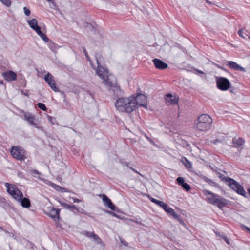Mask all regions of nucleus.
Returning <instances> with one entry per match:
<instances>
[{"instance_id":"49","label":"nucleus","mask_w":250,"mask_h":250,"mask_svg":"<svg viewBox=\"0 0 250 250\" xmlns=\"http://www.w3.org/2000/svg\"><path fill=\"white\" fill-rule=\"evenodd\" d=\"M88 94H89L93 99L94 98V95L91 92H88Z\"/></svg>"},{"instance_id":"26","label":"nucleus","mask_w":250,"mask_h":250,"mask_svg":"<svg viewBox=\"0 0 250 250\" xmlns=\"http://www.w3.org/2000/svg\"><path fill=\"white\" fill-rule=\"evenodd\" d=\"M52 188L58 191H60L61 192H67V190L66 188L55 184H53L52 185Z\"/></svg>"},{"instance_id":"44","label":"nucleus","mask_w":250,"mask_h":250,"mask_svg":"<svg viewBox=\"0 0 250 250\" xmlns=\"http://www.w3.org/2000/svg\"><path fill=\"white\" fill-rule=\"evenodd\" d=\"M149 199H150V200L152 202H153V203H154L156 204V205L157 204V203H158V202H159V200H157V199H155V198H153V197H150L149 198Z\"/></svg>"},{"instance_id":"63","label":"nucleus","mask_w":250,"mask_h":250,"mask_svg":"<svg viewBox=\"0 0 250 250\" xmlns=\"http://www.w3.org/2000/svg\"><path fill=\"white\" fill-rule=\"evenodd\" d=\"M4 200V199H3V198L1 199V202H3Z\"/></svg>"},{"instance_id":"41","label":"nucleus","mask_w":250,"mask_h":250,"mask_svg":"<svg viewBox=\"0 0 250 250\" xmlns=\"http://www.w3.org/2000/svg\"><path fill=\"white\" fill-rule=\"evenodd\" d=\"M23 10H24V13L25 15L29 16L30 15L31 11H30V9H28L27 7H24L23 8Z\"/></svg>"},{"instance_id":"55","label":"nucleus","mask_w":250,"mask_h":250,"mask_svg":"<svg viewBox=\"0 0 250 250\" xmlns=\"http://www.w3.org/2000/svg\"><path fill=\"white\" fill-rule=\"evenodd\" d=\"M59 202L60 204H61L62 206V204H67L66 203H63V202H61L60 201H59Z\"/></svg>"},{"instance_id":"56","label":"nucleus","mask_w":250,"mask_h":250,"mask_svg":"<svg viewBox=\"0 0 250 250\" xmlns=\"http://www.w3.org/2000/svg\"><path fill=\"white\" fill-rule=\"evenodd\" d=\"M247 190H248V192L249 195V196L250 197V188H248Z\"/></svg>"},{"instance_id":"24","label":"nucleus","mask_w":250,"mask_h":250,"mask_svg":"<svg viewBox=\"0 0 250 250\" xmlns=\"http://www.w3.org/2000/svg\"><path fill=\"white\" fill-rule=\"evenodd\" d=\"M37 34L41 38L42 40H43L45 42H48L49 40L48 38L46 36V35L43 33L42 32L41 30V27H39L38 29H37L36 31Z\"/></svg>"},{"instance_id":"42","label":"nucleus","mask_w":250,"mask_h":250,"mask_svg":"<svg viewBox=\"0 0 250 250\" xmlns=\"http://www.w3.org/2000/svg\"><path fill=\"white\" fill-rule=\"evenodd\" d=\"M105 212L108 213V214H109L114 217H116L117 218H119V215H118L117 214H116L115 213L111 211H109V210H106L105 211Z\"/></svg>"},{"instance_id":"47","label":"nucleus","mask_w":250,"mask_h":250,"mask_svg":"<svg viewBox=\"0 0 250 250\" xmlns=\"http://www.w3.org/2000/svg\"><path fill=\"white\" fill-rule=\"evenodd\" d=\"M129 168L130 169H131V170H132L133 171H134V172L136 173H138V174H140L139 172L138 171H137V170H136L135 169H134L133 167H129Z\"/></svg>"},{"instance_id":"34","label":"nucleus","mask_w":250,"mask_h":250,"mask_svg":"<svg viewBox=\"0 0 250 250\" xmlns=\"http://www.w3.org/2000/svg\"><path fill=\"white\" fill-rule=\"evenodd\" d=\"M181 187L183 189H184L187 191H188L190 189V185L188 184L185 182L181 186Z\"/></svg>"},{"instance_id":"22","label":"nucleus","mask_w":250,"mask_h":250,"mask_svg":"<svg viewBox=\"0 0 250 250\" xmlns=\"http://www.w3.org/2000/svg\"><path fill=\"white\" fill-rule=\"evenodd\" d=\"M229 181L227 183V184L229 186V187L234 191L237 188V187L239 185V184L234 179L232 178H230L229 179Z\"/></svg>"},{"instance_id":"18","label":"nucleus","mask_w":250,"mask_h":250,"mask_svg":"<svg viewBox=\"0 0 250 250\" xmlns=\"http://www.w3.org/2000/svg\"><path fill=\"white\" fill-rule=\"evenodd\" d=\"M20 199H16L18 201H19L22 207L25 208H28L31 206V202L30 200L26 198L23 197V195H22V197H20Z\"/></svg>"},{"instance_id":"51","label":"nucleus","mask_w":250,"mask_h":250,"mask_svg":"<svg viewBox=\"0 0 250 250\" xmlns=\"http://www.w3.org/2000/svg\"><path fill=\"white\" fill-rule=\"evenodd\" d=\"M216 66L218 68L220 69H224V67L222 66H220L219 65H216Z\"/></svg>"},{"instance_id":"8","label":"nucleus","mask_w":250,"mask_h":250,"mask_svg":"<svg viewBox=\"0 0 250 250\" xmlns=\"http://www.w3.org/2000/svg\"><path fill=\"white\" fill-rule=\"evenodd\" d=\"M44 79L45 82L48 84L52 90L56 92H60L62 95H63L64 97L65 96L64 92L60 90L57 87L54 77L51 74H50L49 72H48L47 74L44 76Z\"/></svg>"},{"instance_id":"54","label":"nucleus","mask_w":250,"mask_h":250,"mask_svg":"<svg viewBox=\"0 0 250 250\" xmlns=\"http://www.w3.org/2000/svg\"><path fill=\"white\" fill-rule=\"evenodd\" d=\"M197 72L199 73H200V74H204V72L201 70H197Z\"/></svg>"},{"instance_id":"36","label":"nucleus","mask_w":250,"mask_h":250,"mask_svg":"<svg viewBox=\"0 0 250 250\" xmlns=\"http://www.w3.org/2000/svg\"><path fill=\"white\" fill-rule=\"evenodd\" d=\"M244 30H245V29H243V28L240 29L238 31V34L241 37H242L244 39H245L246 36H248L246 33L244 34L243 31H244Z\"/></svg>"},{"instance_id":"27","label":"nucleus","mask_w":250,"mask_h":250,"mask_svg":"<svg viewBox=\"0 0 250 250\" xmlns=\"http://www.w3.org/2000/svg\"><path fill=\"white\" fill-rule=\"evenodd\" d=\"M216 174L218 175V177L224 182L227 183L229 181V179H230L231 178L229 177H226L224 174L220 173V172H216Z\"/></svg>"},{"instance_id":"25","label":"nucleus","mask_w":250,"mask_h":250,"mask_svg":"<svg viewBox=\"0 0 250 250\" xmlns=\"http://www.w3.org/2000/svg\"><path fill=\"white\" fill-rule=\"evenodd\" d=\"M171 216L174 219L178 221L180 224H181L183 226L185 225V224L184 222L183 221V220H182V219L181 218V217L180 216V215L177 214L175 212H174L173 213H172V214L171 215Z\"/></svg>"},{"instance_id":"9","label":"nucleus","mask_w":250,"mask_h":250,"mask_svg":"<svg viewBox=\"0 0 250 250\" xmlns=\"http://www.w3.org/2000/svg\"><path fill=\"white\" fill-rule=\"evenodd\" d=\"M216 81L217 87L222 91H226L230 87L229 81L225 77H216Z\"/></svg>"},{"instance_id":"39","label":"nucleus","mask_w":250,"mask_h":250,"mask_svg":"<svg viewBox=\"0 0 250 250\" xmlns=\"http://www.w3.org/2000/svg\"><path fill=\"white\" fill-rule=\"evenodd\" d=\"M48 45H49V47L51 49V50H54L55 49H56V44L53 42L52 41H50L49 42V44H48Z\"/></svg>"},{"instance_id":"38","label":"nucleus","mask_w":250,"mask_h":250,"mask_svg":"<svg viewBox=\"0 0 250 250\" xmlns=\"http://www.w3.org/2000/svg\"><path fill=\"white\" fill-rule=\"evenodd\" d=\"M30 171V173L35 177H36V175H41V173L36 169H32Z\"/></svg>"},{"instance_id":"11","label":"nucleus","mask_w":250,"mask_h":250,"mask_svg":"<svg viewBox=\"0 0 250 250\" xmlns=\"http://www.w3.org/2000/svg\"><path fill=\"white\" fill-rule=\"evenodd\" d=\"M10 153L13 157L17 160L22 161L25 159L24 151L18 146H13L11 149Z\"/></svg>"},{"instance_id":"59","label":"nucleus","mask_w":250,"mask_h":250,"mask_svg":"<svg viewBox=\"0 0 250 250\" xmlns=\"http://www.w3.org/2000/svg\"><path fill=\"white\" fill-rule=\"evenodd\" d=\"M206 2L208 3H209V4H211V2H210L209 1H208V0H206Z\"/></svg>"},{"instance_id":"30","label":"nucleus","mask_w":250,"mask_h":250,"mask_svg":"<svg viewBox=\"0 0 250 250\" xmlns=\"http://www.w3.org/2000/svg\"><path fill=\"white\" fill-rule=\"evenodd\" d=\"M83 234L88 238H93L94 235H95V233L94 232H89L87 231H84L83 232Z\"/></svg>"},{"instance_id":"60","label":"nucleus","mask_w":250,"mask_h":250,"mask_svg":"<svg viewBox=\"0 0 250 250\" xmlns=\"http://www.w3.org/2000/svg\"><path fill=\"white\" fill-rule=\"evenodd\" d=\"M219 141L218 140H214V143H216V142H219Z\"/></svg>"},{"instance_id":"14","label":"nucleus","mask_w":250,"mask_h":250,"mask_svg":"<svg viewBox=\"0 0 250 250\" xmlns=\"http://www.w3.org/2000/svg\"><path fill=\"white\" fill-rule=\"evenodd\" d=\"M153 62L157 69L164 70L167 68L168 65L160 59L155 58L153 60Z\"/></svg>"},{"instance_id":"53","label":"nucleus","mask_w":250,"mask_h":250,"mask_svg":"<svg viewBox=\"0 0 250 250\" xmlns=\"http://www.w3.org/2000/svg\"><path fill=\"white\" fill-rule=\"evenodd\" d=\"M121 242L125 246H127L128 243L126 241H125V242L121 241Z\"/></svg>"},{"instance_id":"17","label":"nucleus","mask_w":250,"mask_h":250,"mask_svg":"<svg viewBox=\"0 0 250 250\" xmlns=\"http://www.w3.org/2000/svg\"><path fill=\"white\" fill-rule=\"evenodd\" d=\"M3 75L5 80L8 81H14L16 80V74L12 71H8L3 73Z\"/></svg>"},{"instance_id":"33","label":"nucleus","mask_w":250,"mask_h":250,"mask_svg":"<svg viewBox=\"0 0 250 250\" xmlns=\"http://www.w3.org/2000/svg\"><path fill=\"white\" fill-rule=\"evenodd\" d=\"M168 214L169 216H171V215L172 214V213H173L175 211L173 209L169 207H167V208L166 209V210H165Z\"/></svg>"},{"instance_id":"45","label":"nucleus","mask_w":250,"mask_h":250,"mask_svg":"<svg viewBox=\"0 0 250 250\" xmlns=\"http://www.w3.org/2000/svg\"><path fill=\"white\" fill-rule=\"evenodd\" d=\"M83 53H84V55H85V57H86V58L87 59V60H88V61H90L89 57V56H88V55L87 52H86V49H85V48H83Z\"/></svg>"},{"instance_id":"37","label":"nucleus","mask_w":250,"mask_h":250,"mask_svg":"<svg viewBox=\"0 0 250 250\" xmlns=\"http://www.w3.org/2000/svg\"><path fill=\"white\" fill-rule=\"evenodd\" d=\"M176 181L179 185L182 186L184 183V180L183 177H179L176 179Z\"/></svg>"},{"instance_id":"28","label":"nucleus","mask_w":250,"mask_h":250,"mask_svg":"<svg viewBox=\"0 0 250 250\" xmlns=\"http://www.w3.org/2000/svg\"><path fill=\"white\" fill-rule=\"evenodd\" d=\"M62 206L66 209H68L70 210H78V208L74 205H68V204H62Z\"/></svg>"},{"instance_id":"35","label":"nucleus","mask_w":250,"mask_h":250,"mask_svg":"<svg viewBox=\"0 0 250 250\" xmlns=\"http://www.w3.org/2000/svg\"><path fill=\"white\" fill-rule=\"evenodd\" d=\"M37 106L39 108H40L41 109H42L43 111H45L47 110V108H46V106L45 105V104L42 103H39L37 104Z\"/></svg>"},{"instance_id":"20","label":"nucleus","mask_w":250,"mask_h":250,"mask_svg":"<svg viewBox=\"0 0 250 250\" xmlns=\"http://www.w3.org/2000/svg\"><path fill=\"white\" fill-rule=\"evenodd\" d=\"M234 191L236 192L238 194L243 196L244 197L246 198H248V196L246 192L245 191L243 187L240 184Z\"/></svg>"},{"instance_id":"48","label":"nucleus","mask_w":250,"mask_h":250,"mask_svg":"<svg viewBox=\"0 0 250 250\" xmlns=\"http://www.w3.org/2000/svg\"><path fill=\"white\" fill-rule=\"evenodd\" d=\"M73 202L74 203L75 202H77V203H79L80 202V200H79V199L78 198H73Z\"/></svg>"},{"instance_id":"21","label":"nucleus","mask_w":250,"mask_h":250,"mask_svg":"<svg viewBox=\"0 0 250 250\" xmlns=\"http://www.w3.org/2000/svg\"><path fill=\"white\" fill-rule=\"evenodd\" d=\"M201 178L202 180H203L204 181L208 183L209 185L216 187V188H219V185L216 183L215 181H213L212 180L208 178V177H207L205 176H202L201 177Z\"/></svg>"},{"instance_id":"4","label":"nucleus","mask_w":250,"mask_h":250,"mask_svg":"<svg viewBox=\"0 0 250 250\" xmlns=\"http://www.w3.org/2000/svg\"><path fill=\"white\" fill-rule=\"evenodd\" d=\"M212 123V120L209 115L202 114L198 117L195 127L200 131H206L210 129Z\"/></svg>"},{"instance_id":"10","label":"nucleus","mask_w":250,"mask_h":250,"mask_svg":"<svg viewBox=\"0 0 250 250\" xmlns=\"http://www.w3.org/2000/svg\"><path fill=\"white\" fill-rule=\"evenodd\" d=\"M132 101L135 104V109L138 108V106L146 108L147 99L146 97L142 94H137L136 97L131 96Z\"/></svg>"},{"instance_id":"52","label":"nucleus","mask_w":250,"mask_h":250,"mask_svg":"<svg viewBox=\"0 0 250 250\" xmlns=\"http://www.w3.org/2000/svg\"><path fill=\"white\" fill-rule=\"evenodd\" d=\"M48 120L50 122H52V120H53V117H51V116H48Z\"/></svg>"},{"instance_id":"58","label":"nucleus","mask_w":250,"mask_h":250,"mask_svg":"<svg viewBox=\"0 0 250 250\" xmlns=\"http://www.w3.org/2000/svg\"><path fill=\"white\" fill-rule=\"evenodd\" d=\"M146 137L147 138V139L148 140H149V141L150 140V139L148 137H147L146 135Z\"/></svg>"},{"instance_id":"13","label":"nucleus","mask_w":250,"mask_h":250,"mask_svg":"<svg viewBox=\"0 0 250 250\" xmlns=\"http://www.w3.org/2000/svg\"><path fill=\"white\" fill-rule=\"evenodd\" d=\"M102 200L104 205L111 209L112 210L119 212L118 210H116V207L113 204L111 200L105 195H102Z\"/></svg>"},{"instance_id":"40","label":"nucleus","mask_w":250,"mask_h":250,"mask_svg":"<svg viewBox=\"0 0 250 250\" xmlns=\"http://www.w3.org/2000/svg\"><path fill=\"white\" fill-rule=\"evenodd\" d=\"M184 158L185 159V161L186 162V164H185V166L187 168L191 167H192L191 163L189 160H188L187 158Z\"/></svg>"},{"instance_id":"61","label":"nucleus","mask_w":250,"mask_h":250,"mask_svg":"<svg viewBox=\"0 0 250 250\" xmlns=\"http://www.w3.org/2000/svg\"><path fill=\"white\" fill-rule=\"evenodd\" d=\"M0 230H3V229L0 226Z\"/></svg>"},{"instance_id":"32","label":"nucleus","mask_w":250,"mask_h":250,"mask_svg":"<svg viewBox=\"0 0 250 250\" xmlns=\"http://www.w3.org/2000/svg\"><path fill=\"white\" fill-rule=\"evenodd\" d=\"M0 1L7 7L10 6L12 3L11 0H0Z\"/></svg>"},{"instance_id":"1","label":"nucleus","mask_w":250,"mask_h":250,"mask_svg":"<svg viewBox=\"0 0 250 250\" xmlns=\"http://www.w3.org/2000/svg\"><path fill=\"white\" fill-rule=\"evenodd\" d=\"M115 106L117 110L122 112L130 113L136 110L135 104L132 101L131 96L118 98L115 103Z\"/></svg>"},{"instance_id":"5","label":"nucleus","mask_w":250,"mask_h":250,"mask_svg":"<svg viewBox=\"0 0 250 250\" xmlns=\"http://www.w3.org/2000/svg\"><path fill=\"white\" fill-rule=\"evenodd\" d=\"M5 186L6 188L7 193L10 195L14 199H20V197H22V193L18 188L15 185H12L9 183H5Z\"/></svg>"},{"instance_id":"12","label":"nucleus","mask_w":250,"mask_h":250,"mask_svg":"<svg viewBox=\"0 0 250 250\" xmlns=\"http://www.w3.org/2000/svg\"><path fill=\"white\" fill-rule=\"evenodd\" d=\"M165 100L167 104L175 105L178 104L179 97L176 94L173 95L170 93H167L165 96Z\"/></svg>"},{"instance_id":"62","label":"nucleus","mask_w":250,"mask_h":250,"mask_svg":"<svg viewBox=\"0 0 250 250\" xmlns=\"http://www.w3.org/2000/svg\"><path fill=\"white\" fill-rule=\"evenodd\" d=\"M222 70L225 71H227V69L225 68H224V69H222Z\"/></svg>"},{"instance_id":"46","label":"nucleus","mask_w":250,"mask_h":250,"mask_svg":"<svg viewBox=\"0 0 250 250\" xmlns=\"http://www.w3.org/2000/svg\"><path fill=\"white\" fill-rule=\"evenodd\" d=\"M119 162L122 165V166H124L126 162H125L124 159H120L119 160Z\"/></svg>"},{"instance_id":"6","label":"nucleus","mask_w":250,"mask_h":250,"mask_svg":"<svg viewBox=\"0 0 250 250\" xmlns=\"http://www.w3.org/2000/svg\"><path fill=\"white\" fill-rule=\"evenodd\" d=\"M95 56L97 64L96 73L100 78H104L103 77L104 76V75L108 74V71L107 69L101 65V63L103 60L101 54L98 52L95 54Z\"/></svg>"},{"instance_id":"50","label":"nucleus","mask_w":250,"mask_h":250,"mask_svg":"<svg viewBox=\"0 0 250 250\" xmlns=\"http://www.w3.org/2000/svg\"><path fill=\"white\" fill-rule=\"evenodd\" d=\"M244 227L246 229L248 230V231L249 232V233L250 234V228L246 227V226H244Z\"/></svg>"},{"instance_id":"15","label":"nucleus","mask_w":250,"mask_h":250,"mask_svg":"<svg viewBox=\"0 0 250 250\" xmlns=\"http://www.w3.org/2000/svg\"><path fill=\"white\" fill-rule=\"evenodd\" d=\"M227 65L229 67L234 70L241 71L245 72L246 69L245 68L241 66L240 65L237 64L236 62L233 61H228Z\"/></svg>"},{"instance_id":"16","label":"nucleus","mask_w":250,"mask_h":250,"mask_svg":"<svg viewBox=\"0 0 250 250\" xmlns=\"http://www.w3.org/2000/svg\"><path fill=\"white\" fill-rule=\"evenodd\" d=\"M60 209H56L55 208L52 207L50 210V212L48 213H46V214L54 220H55L56 218L59 220L60 218Z\"/></svg>"},{"instance_id":"2","label":"nucleus","mask_w":250,"mask_h":250,"mask_svg":"<svg viewBox=\"0 0 250 250\" xmlns=\"http://www.w3.org/2000/svg\"><path fill=\"white\" fill-rule=\"evenodd\" d=\"M204 194L207 196L208 202L213 205H216L220 209H222L227 204V200L219 195L211 192L208 190H204Z\"/></svg>"},{"instance_id":"43","label":"nucleus","mask_w":250,"mask_h":250,"mask_svg":"<svg viewBox=\"0 0 250 250\" xmlns=\"http://www.w3.org/2000/svg\"><path fill=\"white\" fill-rule=\"evenodd\" d=\"M221 237L225 240V241L229 245L230 244V241H229V239L226 236L223 235L221 236Z\"/></svg>"},{"instance_id":"7","label":"nucleus","mask_w":250,"mask_h":250,"mask_svg":"<svg viewBox=\"0 0 250 250\" xmlns=\"http://www.w3.org/2000/svg\"><path fill=\"white\" fill-rule=\"evenodd\" d=\"M21 117L25 121L28 122L30 125L35 126L37 128H41L40 124L36 122L34 115L30 112H26L23 110H21Z\"/></svg>"},{"instance_id":"64","label":"nucleus","mask_w":250,"mask_h":250,"mask_svg":"<svg viewBox=\"0 0 250 250\" xmlns=\"http://www.w3.org/2000/svg\"><path fill=\"white\" fill-rule=\"evenodd\" d=\"M3 83L2 81H0V84H2Z\"/></svg>"},{"instance_id":"19","label":"nucleus","mask_w":250,"mask_h":250,"mask_svg":"<svg viewBox=\"0 0 250 250\" xmlns=\"http://www.w3.org/2000/svg\"><path fill=\"white\" fill-rule=\"evenodd\" d=\"M27 22L29 25V26L34 31H36L39 27H40L38 25V21L36 19H32L31 20H28Z\"/></svg>"},{"instance_id":"3","label":"nucleus","mask_w":250,"mask_h":250,"mask_svg":"<svg viewBox=\"0 0 250 250\" xmlns=\"http://www.w3.org/2000/svg\"><path fill=\"white\" fill-rule=\"evenodd\" d=\"M103 77L101 78L103 80V83L109 86V91H112L116 96L122 95V91L119 85L117 83L116 78L113 76L109 75L108 73V74L104 75Z\"/></svg>"},{"instance_id":"23","label":"nucleus","mask_w":250,"mask_h":250,"mask_svg":"<svg viewBox=\"0 0 250 250\" xmlns=\"http://www.w3.org/2000/svg\"><path fill=\"white\" fill-rule=\"evenodd\" d=\"M245 142V140L241 137L238 138H234L232 139V143L234 145H235L236 146L243 145Z\"/></svg>"},{"instance_id":"31","label":"nucleus","mask_w":250,"mask_h":250,"mask_svg":"<svg viewBox=\"0 0 250 250\" xmlns=\"http://www.w3.org/2000/svg\"><path fill=\"white\" fill-rule=\"evenodd\" d=\"M159 207H161L164 210L167 208V205L163 201H159L157 204Z\"/></svg>"},{"instance_id":"57","label":"nucleus","mask_w":250,"mask_h":250,"mask_svg":"<svg viewBox=\"0 0 250 250\" xmlns=\"http://www.w3.org/2000/svg\"><path fill=\"white\" fill-rule=\"evenodd\" d=\"M125 165L126 166H127L128 168H129V167H130L129 166V163H128V162H126V163H125Z\"/></svg>"},{"instance_id":"29","label":"nucleus","mask_w":250,"mask_h":250,"mask_svg":"<svg viewBox=\"0 0 250 250\" xmlns=\"http://www.w3.org/2000/svg\"><path fill=\"white\" fill-rule=\"evenodd\" d=\"M92 238L97 244H100L101 245H104L102 240L97 234H95L94 235V236Z\"/></svg>"}]
</instances>
